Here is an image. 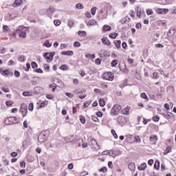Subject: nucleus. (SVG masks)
Listing matches in <instances>:
<instances>
[{
    "instance_id": "nucleus-40",
    "label": "nucleus",
    "mask_w": 176,
    "mask_h": 176,
    "mask_svg": "<svg viewBox=\"0 0 176 176\" xmlns=\"http://www.w3.org/2000/svg\"><path fill=\"white\" fill-rule=\"evenodd\" d=\"M46 105H47V101H43V102L41 103L39 107H40V108H45V107H46Z\"/></svg>"
},
{
    "instance_id": "nucleus-41",
    "label": "nucleus",
    "mask_w": 176,
    "mask_h": 176,
    "mask_svg": "<svg viewBox=\"0 0 176 176\" xmlns=\"http://www.w3.org/2000/svg\"><path fill=\"white\" fill-rule=\"evenodd\" d=\"M54 25H56V27H58V25H60L61 24V21H60V20L58 19H55L54 21Z\"/></svg>"
},
{
    "instance_id": "nucleus-63",
    "label": "nucleus",
    "mask_w": 176,
    "mask_h": 176,
    "mask_svg": "<svg viewBox=\"0 0 176 176\" xmlns=\"http://www.w3.org/2000/svg\"><path fill=\"white\" fill-rule=\"evenodd\" d=\"M17 155H19V154L17 153V152H14V151L10 153V155H11L12 157H16Z\"/></svg>"
},
{
    "instance_id": "nucleus-11",
    "label": "nucleus",
    "mask_w": 176,
    "mask_h": 176,
    "mask_svg": "<svg viewBox=\"0 0 176 176\" xmlns=\"http://www.w3.org/2000/svg\"><path fill=\"white\" fill-rule=\"evenodd\" d=\"M102 43H103V45H105L106 46H111V41H109V40L107 39V37H103L102 38Z\"/></svg>"
},
{
    "instance_id": "nucleus-19",
    "label": "nucleus",
    "mask_w": 176,
    "mask_h": 176,
    "mask_svg": "<svg viewBox=\"0 0 176 176\" xmlns=\"http://www.w3.org/2000/svg\"><path fill=\"white\" fill-rule=\"evenodd\" d=\"M74 54V51H63V56H72Z\"/></svg>"
},
{
    "instance_id": "nucleus-10",
    "label": "nucleus",
    "mask_w": 176,
    "mask_h": 176,
    "mask_svg": "<svg viewBox=\"0 0 176 176\" xmlns=\"http://www.w3.org/2000/svg\"><path fill=\"white\" fill-rule=\"evenodd\" d=\"M166 92L168 93V96H173L174 94V87L168 85L166 87Z\"/></svg>"
},
{
    "instance_id": "nucleus-18",
    "label": "nucleus",
    "mask_w": 176,
    "mask_h": 176,
    "mask_svg": "<svg viewBox=\"0 0 176 176\" xmlns=\"http://www.w3.org/2000/svg\"><path fill=\"white\" fill-rule=\"evenodd\" d=\"M27 57L24 55H19L18 56V61L20 63H24L26 60Z\"/></svg>"
},
{
    "instance_id": "nucleus-4",
    "label": "nucleus",
    "mask_w": 176,
    "mask_h": 176,
    "mask_svg": "<svg viewBox=\"0 0 176 176\" xmlns=\"http://www.w3.org/2000/svg\"><path fill=\"white\" fill-rule=\"evenodd\" d=\"M102 78L104 80H113L115 78L113 73L111 72H106L102 74Z\"/></svg>"
},
{
    "instance_id": "nucleus-9",
    "label": "nucleus",
    "mask_w": 176,
    "mask_h": 176,
    "mask_svg": "<svg viewBox=\"0 0 176 176\" xmlns=\"http://www.w3.org/2000/svg\"><path fill=\"white\" fill-rule=\"evenodd\" d=\"M130 109H131V107L127 106L121 111V113L122 115H126L127 116H129V115H130V111H129Z\"/></svg>"
},
{
    "instance_id": "nucleus-13",
    "label": "nucleus",
    "mask_w": 176,
    "mask_h": 176,
    "mask_svg": "<svg viewBox=\"0 0 176 176\" xmlns=\"http://www.w3.org/2000/svg\"><path fill=\"white\" fill-rule=\"evenodd\" d=\"M23 4V0H15L14 3H13V6L14 8H19V6H20V5Z\"/></svg>"
},
{
    "instance_id": "nucleus-50",
    "label": "nucleus",
    "mask_w": 176,
    "mask_h": 176,
    "mask_svg": "<svg viewBox=\"0 0 176 176\" xmlns=\"http://www.w3.org/2000/svg\"><path fill=\"white\" fill-rule=\"evenodd\" d=\"M44 69L47 72H49V69H50V66L47 64H44Z\"/></svg>"
},
{
    "instance_id": "nucleus-42",
    "label": "nucleus",
    "mask_w": 176,
    "mask_h": 176,
    "mask_svg": "<svg viewBox=\"0 0 176 176\" xmlns=\"http://www.w3.org/2000/svg\"><path fill=\"white\" fill-rule=\"evenodd\" d=\"M140 97L142 98H144V100H149V98H148V96H146V94H145V93H142L140 94Z\"/></svg>"
},
{
    "instance_id": "nucleus-15",
    "label": "nucleus",
    "mask_w": 176,
    "mask_h": 176,
    "mask_svg": "<svg viewBox=\"0 0 176 176\" xmlns=\"http://www.w3.org/2000/svg\"><path fill=\"white\" fill-rule=\"evenodd\" d=\"M43 57L45 58H46L47 63H50V61H53V60H52V58H51L50 55H49V52H45L43 54Z\"/></svg>"
},
{
    "instance_id": "nucleus-26",
    "label": "nucleus",
    "mask_w": 176,
    "mask_h": 176,
    "mask_svg": "<svg viewBox=\"0 0 176 176\" xmlns=\"http://www.w3.org/2000/svg\"><path fill=\"white\" fill-rule=\"evenodd\" d=\"M85 57L86 58H91V60H94V58H96V55L94 54H87Z\"/></svg>"
},
{
    "instance_id": "nucleus-38",
    "label": "nucleus",
    "mask_w": 176,
    "mask_h": 176,
    "mask_svg": "<svg viewBox=\"0 0 176 176\" xmlns=\"http://www.w3.org/2000/svg\"><path fill=\"white\" fill-rule=\"evenodd\" d=\"M118 60H112L111 63V67H116L118 65Z\"/></svg>"
},
{
    "instance_id": "nucleus-59",
    "label": "nucleus",
    "mask_w": 176,
    "mask_h": 176,
    "mask_svg": "<svg viewBox=\"0 0 176 176\" xmlns=\"http://www.w3.org/2000/svg\"><path fill=\"white\" fill-rule=\"evenodd\" d=\"M153 13V10H146V14H148V16H151V14H152Z\"/></svg>"
},
{
    "instance_id": "nucleus-44",
    "label": "nucleus",
    "mask_w": 176,
    "mask_h": 176,
    "mask_svg": "<svg viewBox=\"0 0 176 176\" xmlns=\"http://www.w3.org/2000/svg\"><path fill=\"white\" fill-rule=\"evenodd\" d=\"M96 10H97V8L96 7H93L91 9V14H92V16H94L96 14Z\"/></svg>"
},
{
    "instance_id": "nucleus-23",
    "label": "nucleus",
    "mask_w": 176,
    "mask_h": 176,
    "mask_svg": "<svg viewBox=\"0 0 176 176\" xmlns=\"http://www.w3.org/2000/svg\"><path fill=\"white\" fill-rule=\"evenodd\" d=\"M113 43L117 49H120V45L122 43V41H120V40H116L113 41Z\"/></svg>"
},
{
    "instance_id": "nucleus-25",
    "label": "nucleus",
    "mask_w": 176,
    "mask_h": 176,
    "mask_svg": "<svg viewBox=\"0 0 176 176\" xmlns=\"http://www.w3.org/2000/svg\"><path fill=\"white\" fill-rule=\"evenodd\" d=\"M96 24H97V21L91 19L87 23V25L89 27L91 25H96Z\"/></svg>"
},
{
    "instance_id": "nucleus-58",
    "label": "nucleus",
    "mask_w": 176,
    "mask_h": 176,
    "mask_svg": "<svg viewBox=\"0 0 176 176\" xmlns=\"http://www.w3.org/2000/svg\"><path fill=\"white\" fill-rule=\"evenodd\" d=\"M6 105H7V107H12V105H13V102L12 101H6Z\"/></svg>"
},
{
    "instance_id": "nucleus-54",
    "label": "nucleus",
    "mask_w": 176,
    "mask_h": 176,
    "mask_svg": "<svg viewBox=\"0 0 176 176\" xmlns=\"http://www.w3.org/2000/svg\"><path fill=\"white\" fill-rule=\"evenodd\" d=\"M20 167H21V168H25V162H24V161L21 162Z\"/></svg>"
},
{
    "instance_id": "nucleus-30",
    "label": "nucleus",
    "mask_w": 176,
    "mask_h": 176,
    "mask_svg": "<svg viewBox=\"0 0 176 176\" xmlns=\"http://www.w3.org/2000/svg\"><path fill=\"white\" fill-rule=\"evenodd\" d=\"M116 36H118V33L116 32L111 33L109 35V37L111 38V39H116Z\"/></svg>"
},
{
    "instance_id": "nucleus-62",
    "label": "nucleus",
    "mask_w": 176,
    "mask_h": 176,
    "mask_svg": "<svg viewBox=\"0 0 176 176\" xmlns=\"http://www.w3.org/2000/svg\"><path fill=\"white\" fill-rule=\"evenodd\" d=\"M158 24H162L164 27H165V25H167V24H166V21H159Z\"/></svg>"
},
{
    "instance_id": "nucleus-20",
    "label": "nucleus",
    "mask_w": 176,
    "mask_h": 176,
    "mask_svg": "<svg viewBox=\"0 0 176 176\" xmlns=\"http://www.w3.org/2000/svg\"><path fill=\"white\" fill-rule=\"evenodd\" d=\"M75 24V21L74 19H69L67 21V25L69 27V28H72Z\"/></svg>"
},
{
    "instance_id": "nucleus-61",
    "label": "nucleus",
    "mask_w": 176,
    "mask_h": 176,
    "mask_svg": "<svg viewBox=\"0 0 176 176\" xmlns=\"http://www.w3.org/2000/svg\"><path fill=\"white\" fill-rule=\"evenodd\" d=\"M96 116H98V118H102V112L101 111L96 112Z\"/></svg>"
},
{
    "instance_id": "nucleus-36",
    "label": "nucleus",
    "mask_w": 176,
    "mask_h": 176,
    "mask_svg": "<svg viewBox=\"0 0 176 176\" xmlns=\"http://www.w3.org/2000/svg\"><path fill=\"white\" fill-rule=\"evenodd\" d=\"M80 122H81L82 124H85V123H86V118H85V116H80Z\"/></svg>"
},
{
    "instance_id": "nucleus-7",
    "label": "nucleus",
    "mask_w": 176,
    "mask_h": 176,
    "mask_svg": "<svg viewBox=\"0 0 176 176\" xmlns=\"http://www.w3.org/2000/svg\"><path fill=\"white\" fill-rule=\"evenodd\" d=\"M14 117H8L5 120V124H6L7 126H9L10 124H14Z\"/></svg>"
},
{
    "instance_id": "nucleus-56",
    "label": "nucleus",
    "mask_w": 176,
    "mask_h": 176,
    "mask_svg": "<svg viewBox=\"0 0 176 176\" xmlns=\"http://www.w3.org/2000/svg\"><path fill=\"white\" fill-rule=\"evenodd\" d=\"M54 54H56L55 52H50L48 55H50V57H51V60H53L54 57Z\"/></svg>"
},
{
    "instance_id": "nucleus-28",
    "label": "nucleus",
    "mask_w": 176,
    "mask_h": 176,
    "mask_svg": "<svg viewBox=\"0 0 176 176\" xmlns=\"http://www.w3.org/2000/svg\"><path fill=\"white\" fill-rule=\"evenodd\" d=\"M150 141L151 142H153V144H155V142L157 141V135L150 136Z\"/></svg>"
},
{
    "instance_id": "nucleus-37",
    "label": "nucleus",
    "mask_w": 176,
    "mask_h": 176,
    "mask_svg": "<svg viewBox=\"0 0 176 176\" xmlns=\"http://www.w3.org/2000/svg\"><path fill=\"white\" fill-rule=\"evenodd\" d=\"M76 9H84L85 8V6H83V4L80 3H78L76 5Z\"/></svg>"
},
{
    "instance_id": "nucleus-47",
    "label": "nucleus",
    "mask_w": 176,
    "mask_h": 176,
    "mask_svg": "<svg viewBox=\"0 0 176 176\" xmlns=\"http://www.w3.org/2000/svg\"><path fill=\"white\" fill-rule=\"evenodd\" d=\"M153 122H158L159 120H160V118H159V116L156 115L153 118Z\"/></svg>"
},
{
    "instance_id": "nucleus-3",
    "label": "nucleus",
    "mask_w": 176,
    "mask_h": 176,
    "mask_svg": "<svg viewBox=\"0 0 176 176\" xmlns=\"http://www.w3.org/2000/svg\"><path fill=\"white\" fill-rule=\"evenodd\" d=\"M16 33L19 34V38H26L27 37V28L20 27L16 30Z\"/></svg>"
},
{
    "instance_id": "nucleus-49",
    "label": "nucleus",
    "mask_w": 176,
    "mask_h": 176,
    "mask_svg": "<svg viewBox=\"0 0 176 176\" xmlns=\"http://www.w3.org/2000/svg\"><path fill=\"white\" fill-rule=\"evenodd\" d=\"M91 119L94 122H98V118H97L96 116H91Z\"/></svg>"
},
{
    "instance_id": "nucleus-55",
    "label": "nucleus",
    "mask_w": 176,
    "mask_h": 176,
    "mask_svg": "<svg viewBox=\"0 0 176 176\" xmlns=\"http://www.w3.org/2000/svg\"><path fill=\"white\" fill-rule=\"evenodd\" d=\"M95 64H96L97 65H100L101 64V59L100 58H96L95 60Z\"/></svg>"
},
{
    "instance_id": "nucleus-8",
    "label": "nucleus",
    "mask_w": 176,
    "mask_h": 176,
    "mask_svg": "<svg viewBox=\"0 0 176 176\" xmlns=\"http://www.w3.org/2000/svg\"><path fill=\"white\" fill-rule=\"evenodd\" d=\"M156 12L158 13V14H167L169 10L168 8H157Z\"/></svg>"
},
{
    "instance_id": "nucleus-5",
    "label": "nucleus",
    "mask_w": 176,
    "mask_h": 176,
    "mask_svg": "<svg viewBox=\"0 0 176 176\" xmlns=\"http://www.w3.org/2000/svg\"><path fill=\"white\" fill-rule=\"evenodd\" d=\"M19 112L22 113L23 118L27 116V112H28V107H27V104L25 103L21 104Z\"/></svg>"
},
{
    "instance_id": "nucleus-31",
    "label": "nucleus",
    "mask_w": 176,
    "mask_h": 176,
    "mask_svg": "<svg viewBox=\"0 0 176 176\" xmlns=\"http://www.w3.org/2000/svg\"><path fill=\"white\" fill-rule=\"evenodd\" d=\"M142 13V11L141 10V9H140V8H138L136 9V16L137 17H141V14Z\"/></svg>"
},
{
    "instance_id": "nucleus-6",
    "label": "nucleus",
    "mask_w": 176,
    "mask_h": 176,
    "mask_svg": "<svg viewBox=\"0 0 176 176\" xmlns=\"http://www.w3.org/2000/svg\"><path fill=\"white\" fill-rule=\"evenodd\" d=\"M56 13V8L50 6L49 8L47 10V15L48 17H50L52 19V16Z\"/></svg>"
},
{
    "instance_id": "nucleus-43",
    "label": "nucleus",
    "mask_w": 176,
    "mask_h": 176,
    "mask_svg": "<svg viewBox=\"0 0 176 176\" xmlns=\"http://www.w3.org/2000/svg\"><path fill=\"white\" fill-rule=\"evenodd\" d=\"M28 109L30 111H34V103L31 102V103L29 104Z\"/></svg>"
},
{
    "instance_id": "nucleus-60",
    "label": "nucleus",
    "mask_w": 176,
    "mask_h": 176,
    "mask_svg": "<svg viewBox=\"0 0 176 176\" xmlns=\"http://www.w3.org/2000/svg\"><path fill=\"white\" fill-rule=\"evenodd\" d=\"M67 168H69V170H72L74 168V164L72 163L69 164L67 166Z\"/></svg>"
},
{
    "instance_id": "nucleus-22",
    "label": "nucleus",
    "mask_w": 176,
    "mask_h": 176,
    "mask_svg": "<svg viewBox=\"0 0 176 176\" xmlns=\"http://www.w3.org/2000/svg\"><path fill=\"white\" fill-rule=\"evenodd\" d=\"M107 155H109V156H112V155H113V152H112V151H106L102 153V156H105Z\"/></svg>"
},
{
    "instance_id": "nucleus-24",
    "label": "nucleus",
    "mask_w": 176,
    "mask_h": 176,
    "mask_svg": "<svg viewBox=\"0 0 176 176\" xmlns=\"http://www.w3.org/2000/svg\"><path fill=\"white\" fill-rule=\"evenodd\" d=\"M138 168L140 171H144L146 168V163H142Z\"/></svg>"
},
{
    "instance_id": "nucleus-12",
    "label": "nucleus",
    "mask_w": 176,
    "mask_h": 176,
    "mask_svg": "<svg viewBox=\"0 0 176 176\" xmlns=\"http://www.w3.org/2000/svg\"><path fill=\"white\" fill-rule=\"evenodd\" d=\"M43 89L41 87H35L34 88V94H41Z\"/></svg>"
},
{
    "instance_id": "nucleus-51",
    "label": "nucleus",
    "mask_w": 176,
    "mask_h": 176,
    "mask_svg": "<svg viewBox=\"0 0 176 176\" xmlns=\"http://www.w3.org/2000/svg\"><path fill=\"white\" fill-rule=\"evenodd\" d=\"M14 74V76H16V78H20V72L15 70Z\"/></svg>"
},
{
    "instance_id": "nucleus-2",
    "label": "nucleus",
    "mask_w": 176,
    "mask_h": 176,
    "mask_svg": "<svg viewBox=\"0 0 176 176\" xmlns=\"http://www.w3.org/2000/svg\"><path fill=\"white\" fill-rule=\"evenodd\" d=\"M122 110V106L119 104H115L111 109L110 115L111 116H118L119 112Z\"/></svg>"
},
{
    "instance_id": "nucleus-17",
    "label": "nucleus",
    "mask_w": 176,
    "mask_h": 176,
    "mask_svg": "<svg viewBox=\"0 0 176 176\" xmlns=\"http://www.w3.org/2000/svg\"><path fill=\"white\" fill-rule=\"evenodd\" d=\"M112 30V28L108 25H104L102 28L103 32H108V31H111Z\"/></svg>"
},
{
    "instance_id": "nucleus-35",
    "label": "nucleus",
    "mask_w": 176,
    "mask_h": 176,
    "mask_svg": "<svg viewBox=\"0 0 176 176\" xmlns=\"http://www.w3.org/2000/svg\"><path fill=\"white\" fill-rule=\"evenodd\" d=\"M43 46H45V47H52V44H50V42H49V40H47L44 43Z\"/></svg>"
},
{
    "instance_id": "nucleus-45",
    "label": "nucleus",
    "mask_w": 176,
    "mask_h": 176,
    "mask_svg": "<svg viewBox=\"0 0 176 176\" xmlns=\"http://www.w3.org/2000/svg\"><path fill=\"white\" fill-rule=\"evenodd\" d=\"M99 171L100 173H107V171H108V168H107L106 166H103L102 168H101Z\"/></svg>"
},
{
    "instance_id": "nucleus-34",
    "label": "nucleus",
    "mask_w": 176,
    "mask_h": 176,
    "mask_svg": "<svg viewBox=\"0 0 176 176\" xmlns=\"http://www.w3.org/2000/svg\"><path fill=\"white\" fill-rule=\"evenodd\" d=\"M99 105L100 107H104L105 106V100L102 98L99 99Z\"/></svg>"
},
{
    "instance_id": "nucleus-27",
    "label": "nucleus",
    "mask_w": 176,
    "mask_h": 176,
    "mask_svg": "<svg viewBox=\"0 0 176 176\" xmlns=\"http://www.w3.org/2000/svg\"><path fill=\"white\" fill-rule=\"evenodd\" d=\"M59 69H61L62 71H68V69H69V67H68V65H62L59 67Z\"/></svg>"
},
{
    "instance_id": "nucleus-21",
    "label": "nucleus",
    "mask_w": 176,
    "mask_h": 176,
    "mask_svg": "<svg viewBox=\"0 0 176 176\" xmlns=\"http://www.w3.org/2000/svg\"><path fill=\"white\" fill-rule=\"evenodd\" d=\"M91 144H93L94 149H100V146H98V143H97V141H96V140H92Z\"/></svg>"
},
{
    "instance_id": "nucleus-39",
    "label": "nucleus",
    "mask_w": 176,
    "mask_h": 176,
    "mask_svg": "<svg viewBox=\"0 0 176 176\" xmlns=\"http://www.w3.org/2000/svg\"><path fill=\"white\" fill-rule=\"evenodd\" d=\"M133 141L134 142L139 144V142H141V139L140 138V136H135Z\"/></svg>"
},
{
    "instance_id": "nucleus-1",
    "label": "nucleus",
    "mask_w": 176,
    "mask_h": 176,
    "mask_svg": "<svg viewBox=\"0 0 176 176\" xmlns=\"http://www.w3.org/2000/svg\"><path fill=\"white\" fill-rule=\"evenodd\" d=\"M49 135H50V130H44L38 136V141L40 144H43L44 142L49 138Z\"/></svg>"
},
{
    "instance_id": "nucleus-57",
    "label": "nucleus",
    "mask_w": 176,
    "mask_h": 176,
    "mask_svg": "<svg viewBox=\"0 0 176 176\" xmlns=\"http://www.w3.org/2000/svg\"><path fill=\"white\" fill-rule=\"evenodd\" d=\"M65 96H66L67 97H69V98H72V97H74L73 94H72V93H68V92H66V93H65Z\"/></svg>"
},
{
    "instance_id": "nucleus-33",
    "label": "nucleus",
    "mask_w": 176,
    "mask_h": 176,
    "mask_svg": "<svg viewBox=\"0 0 176 176\" xmlns=\"http://www.w3.org/2000/svg\"><path fill=\"white\" fill-rule=\"evenodd\" d=\"M170 152H171V146H168L164 152V155H168V153H170Z\"/></svg>"
},
{
    "instance_id": "nucleus-32",
    "label": "nucleus",
    "mask_w": 176,
    "mask_h": 176,
    "mask_svg": "<svg viewBox=\"0 0 176 176\" xmlns=\"http://www.w3.org/2000/svg\"><path fill=\"white\" fill-rule=\"evenodd\" d=\"M154 168L155 170H159L160 168V162L156 161L155 164H154Z\"/></svg>"
},
{
    "instance_id": "nucleus-53",
    "label": "nucleus",
    "mask_w": 176,
    "mask_h": 176,
    "mask_svg": "<svg viewBox=\"0 0 176 176\" xmlns=\"http://www.w3.org/2000/svg\"><path fill=\"white\" fill-rule=\"evenodd\" d=\"M74 47H80V43H79L78 41H76L74 43Z\"/></svg>"
},
{
    "instance_id": "nucleus-52",
    "label": "nucleus",
    "mask_w": 176,
    "mask_h": 176,
    "mask_svg": "<svg viewBox=\"0 0 176 176\" xmlns=\"http://www.w3.org/2000/svg\"><path fill=\"white\" fill-rule=\"evenodd\" d=\"M3 162L5 163V166H9V162L5 157H3Z\"/></svg>"
},
{
    "instance_id": "nucleus-48",
    "label": "nucleus",
    "mask_w": 176,
    "mask_h": 176,
    "mask_svg": "<svg viewBox=\"0 0 176 176\" xmlns=\"http://www.w3.org/2000/svg\"><path fill=\"white\" fill-rule=\"evenodd\" d=\"M34 72H36L37 74H43V70L41 68H38L34 70Z\"/></svg>"
},
{
    "instance_id": "nucleus-64",
    "label": "nucleus",
    "mask_w": 176,
    "mask_h": 176,
    "mask_svg": "<svg viewBox=\"0 0 176 176\" xmlns=\"http://www.w3.org/2000/svg\"><path fill=\"white\" fill-rule=\"evenodd\" d=\"M89 174L88 172H86V171H83V172H81L80 173V176H85V175H87Z\"/></svg>"
},
{
    "instance_id": "nucleus-29",
    "label": "nucleus",
    "mask_w": 176,
    "mask_h": 176,
    "mask_svg": "<svg viewBox=\"0 0 176 176\" xmlns=\"http://www.w3.org/2000/svg\"><path fill=\"white\" fill-rule=\"evenodd\" d=\"M78 35L79 36H87V33L85 31L80 30V31H78Z\"/></svg>"
},
{
    "instance_id": "nucleus-14",
    "label": "nucleus",
    "mask_w": 176,
    "mask_h": 176,
    "mask_svg": "<svg viewBox=\"0 0 176 176\" xmlns=\"http://www.w3.org/2000/svg\"><path fill=\"white\" fill-rule=\"evenodd\" d=\"M10 74H11V76H13V73L9 69L3 70V72H1V75H3V76H8Z\"/></svg>"
},
{
    "instance_id": "nucleus-46",
    "label": "nucleus",
    "mask_w": 176,
    "mask_h": 176,
    "mask_svg": "<svg viewBox=\"0 0 176 176\" xmlns=\"http://www.w3.org/2000/svg\"><path fill=\"white\" fill-rule=\"evenodd\" d=\"M31 65L33 69H35V68L38 67V64H36V62H32Z\"/></svg>"
},
{
    "instance_id": "nucleus-16",
    "label": "nucleus",
    "mask_w": 176,
    "mask_h": 176,
    "mask_svg": "<svg viewBox=\"0 0 176 176\" xmlns=\"http://www.w3.org/2000/svg\"><path fill=\"white\" fill-rule=\"evenodd\" d=\"M128 168L131 171H135V164L134 162H131L128 165Z\"/></svg>"
}]
</instances>
